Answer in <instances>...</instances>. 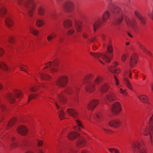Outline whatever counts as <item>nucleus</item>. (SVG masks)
<instances>
[{
    "mask_svg": "<svg viewBox=\"0 0 153 153\" xmlns=\"http://www.w3.org/2000/svg\"><path fill=\"white\" fill-rule=\"evenodd\" d=\"M23 94V93L21 91L17 89H14L13 93L8 94L6 97L9 102L13 103L15 102L16 99L14 94L17 98H20L22 97Z\"/></svg>",
    "mask_w": 153,
    "mask_h": 153,
    "instance_id": "39448f33",
    "label": "nucleus"
},
{
    "mask_svg": "<svg viewBox=\"0 0 153 153\" xmlns=\"http://www.w3.org/2000/svg\"><path fill=\"white\" fill-rule=\"evenodd\" d=\"M16 118H13L11 119L8 124V127H11L16 123Z\"/></svg>",
    "mask_w": 153,
    "mask_h": 153,
    "instance_id": "a18cd8bd",
    "label": "nucleus"
},
{
    "mask_svg": "<svg viewBox=\"0 0 153 153\" xmlns=\"http://www.w3.org/2000/svg\"><path fill=\"white\" fill-rule=\"evenodd\" d=\"M68 80L69 78L67 76L65 75H62L57 79L55 83L58 87L63 88L67 85Z\"/></svg>",
    "mask_w": 153,
    "mask_h": 153,
    "instance_id": "423d86ee",
    "label": "nucleus"
},
{
    "mask_svg": "<svg viewBox=\"0 0 153 153\" xmlns=\"http://www.w3.org/2000/svg\"><path fill=\"white\" fill-rule=\"evenodd\" d=\"M92 29L91 27L88 26L86 27L85 31L83 32L82 36L84 38L86 39L88 37L89 35L91 33Z\"/></svg>",
    "mask_w": 153,
    "mask_h": 153,
    "instance_id": "473e14b6",
    "label": "nucleus"
},
{
    "mask_svg": "<svg viewBox=\"0 0 153 153\" xmlns=\"http://www.w3.org/2000/svg\"><path fill=\"white\" fill-rule=\"evenodd\" d=\"M37 12L40 16H44L46 13V10L45 6L42 4L38 5L37 7Z\"/></svg>",
    "mask_w": 153,
    "mask_h": 153,
    "instance_id": "2eb2a0df",
    "label": "nucleus"
},
{
    "mask_svg": "<svg viewBox=\"0 0 153 153\" xmlns=\"http://www.w3.org/2000/svg\"><path fill=\"white\" fill-rule=\"evenodd\" d=\"M15 40L13 37L10 36L9 37L8 41L10 43L12 44L14 42Z\"/></svg>",
    "mask_w": 153,
    "mask_h": 153,
    "instance_id": "4d7b16f0",
    "label": "nucleus"
},
{
    "mask_svg": "<svg viewBox=\"0 0 153 153\" xmlns=\"http://www.w3.org/2000/svg\"><path fill=\"white\" fill-rule=\"evenodd\" d=\"M28 141L26 139L24 140L22 142V146H25L27 145L28 144Z\"/></svg>",
    "mask_w": 153,
    "mask_h": 153,
    "instance_id": "13d9d810",
    "label": "nucleus"
},
{
    "mask_svg": "<svg viewBox=\"0 0 153 153\" xmlns=\"http://www.w3.org/2000/svg\"><path fill=\"white\" fill-rule=\"evenodd\" d=\"M143 144L142 141L141 143L139 142H137L133 144L132 148L135 153H147L146 149L142 146Z\"/></svg>",
    "mask_w": 153,
    "mask_h": 153,
    "instance_id": "6e6552de",
    "label": "nucleus"
},
{
    "mask_svg": "<svg viewBox=\"0 0 153 153\" xmlns=\"http://www.w3.org/2000/svg\"><path fill=\"white\" fill-rule=\"evenodd\" d=\"M121 121L119 119H115L110 121L108 123L109 126L114 127L117 128L121 125Z\"/></svg>",
    "mask_w": 153,
    "mask_h": 153,
    "instance_id": "412c9836",
    "label": "nucleus"
},
{
    "mask_svg": "<svg viewBox=\"0 0 153 153\" xmlns=\"http://www.w3.org/2000/svg\"><path fill=\"white\" fill-rule=\"evenodd\" d=\"M57 64V63L56 61L49 62L46 64V67L44 68L43 69L50 67H53L50 70V73L53 74L58 71V68L56 67Z\"/></svg>",
    "mask_w": 153,
    "mask_h": 153,
    "instance_id": "9b49d317",
    "label": "nucleus"
},
{
    "mask_svg": "<svg viewBox=\"0 0 153 153\" xmlns=\"http://www.w3.org/2000/svg\"><path fill=\"white\" fill-rule=\"evenodd\" d=\"M110 14L108 10H106L104 12L102 15V20L103 22H106L109 19Z\"/></svg>",
    "mask_w": 153,
    "mask_h": 153,
    "instance_id": "c9c22d12",
    "label": "nucleus"
},
{
    "mask_svg": "<svg viewBox=\"0 0 153 153\" xmlns=\"http://www.w3.org/2000/svg\"><path fill=\"white\" fill-rule=\"evenodd\" d=\"M150 127L149 128V130L147 129V128H145L144 129H143L142 130L141 132H142V134H143V135H145V136H147L148 134H149L150 136V139L151 140V135H150L151 134H150ZM150 141H151V140H150ZM151 143H152L153 141L152 142H151Z\"/></svg>",
    "mask_w": 153,
    "mask_h": 153,
    "instance_id": "4c0bfd02",
    "label": "nucleus"
},
{
    "mask_svg": "<svg viewBox=\"0 0 153 153\" xmlns=\"http://www.w3.org/2000/svg\"><path fill=\"white\" fill-rule=\"evenodd\" d=\"M18 4L21 6L24 5L28 16L30 17L33 16L36 7V3L34 0H18Z\"/></svg>",
    "mask_w": 153,
    "mask_h": 153,
    "instance_id": "f03ea898",
    "label": "nucleus"
},
{
    "mask_svg": "<svg viewBox=\"0 0 153 153\" xmlns=\"http://www.w3.org/2000/svg\"><path fill=\"white\" fill-rule=\"evenodd\" d=\"M7 12V9L4 6H1L0 7V16L3 17L6 14Z\"/></svg>",
    "mask_w": 153,
    "mask_h": 153,
    "instance_id": "58836bf2",
    "label": "nucleus"
},
{
    "mask_svg": "<svg viewBox=\"0 0 153 153\" xmlns=\"http://www.w3.org/2000/svg\"><path fill=\"white\" fill-rule=\"evenodd\" d=\"M75 32V30L74 29L71 28L68 30L67 33L68 35H70L74 34Z\"/></svg>",
    "mask_w": 153,
    "mask_h": 153,
    "instance_id": "3c124183",
    "label": "nucleus"
},
{
    "mask_svg": "<svg viewBox=\"0 0 153 153\" xmlns=\"http://www.w3.org/2000/svg\"><path fill=\"white\" fill-rule=\"evenodd\" d=\"M102 115L100 112L97 113L94 116V118L97 120V121H99L102 118Z\"/></svg>",
    "mask_w": 153,
    "mask_h": 153,
    "instance_id": "37998d69",
    "label": "nucleus"
},
{
    "mask_svg": "<svg viewBox=\"0 0 153 153\" xmlns=\"http://www.w3.org/2000/svg\"><path fill=\"white\" fill-rule=\"evenodd\" d=\"M118 63L117 62H115L114 63V65L115 67L113 66H109L108 67V69L109 71L113 73H115L116 74L119 73L120 70L119 69H116L115 66L118 65Z\"/></svg>",
    "mask_w": 153,
    "mask_h": 153,
    "instance_id": "4be33fe9",
    "label": "nucleus"
},
{
    "mask_svg": "<svg viewBox=\"0 0 153 153\" xmlns=\"http://www.w3.org/2000/svg\"><path fill=\"white\" fill-rule=\"evenodd\" d=\"M137 97L141 102L148 104L147 106L148 108H149L152 106V105L149 102L148 98L146 96L144 95H138Z\"/></svg>",
    "mask_w": 153,
    "mask_h": 153,
    "instance_id": "a211bd4d",
    "label": "nucleus"
},
{
    "mask_svg": "<svg viewBox=\"0 0 153 153\" xmlns=\"http://www.w3.org/2000/svg\"><path fill=\"white\" fill-rule=\"evenodd\" d=\"M75 4L74 2L70 0L66 1L63 6V8L65 11L71 13L75 10Z\"/></svg>",
    "mask_w": 153,
    "mask_h": 153,
    "instance_id": "0eeeda50",
    "label": "nucleus"
},
{
    "mask_svg": "<svg viewBox=\"0 0 153 153\" xmlns=\"http://www.w3.org/2000/svg\"><path fill=\"white\" fill-rule=\"evenodd\" d=\"M109 8L116 16L114 21L115 24H120L123 20V13L120 8L112 4H110L108 6Z\"/></svg>",
    "mask_w": 153,
    "mask_h": 153,
    "instance_id": "20e7f679",
    "label": "nucleus"
},
{
    "mask_svg": "<svg viewBox=\"0 0 153 153\" xmlns=\"http://www.w3.org/2000/svg\"><path fill=\"white\" fill-rule=\"evenodd\" d=\"M58 114L59 117L61 120H62L65 118L64 117L65 113L62 109L60 110L59 111H58Z\"/></svg>",
    "mask_w": 153,
    "mask_h": 153,
    "instance_id": "79ce46f5",
    "label": "nucleus"
},
{
    "mask_svg": "<svg viewBox=\"0 0 153 153\" xmlns=\"http://www.w3.org/2000/svg\"><path fill=\"white\" fill-rule=\"evenodd\" d=\"M0 107L1 110L4 111L5 110L6 107L5 105L3 104H0Z\"/></svg>",
    "mask_w": 153,
    "mask_h": 153,
    "instance_id": "680f3d73",
    "label": "nucleus"
},
{
    "mask_svg": "<svg viewBox=\"0 0 153 153\" xmlns=\"http://www.w3.org/2000/svg\"><path fill=\"white\" fill-rule=\"evenodd\" d=\"M59 102L62 104H65L66 101L65 97L64 96V93L61 92L57 94Z\"/></svg>",
    "mask_w": 153,
    "mask_h": 153,
    "instance_id": "a878e982",
    "label": "nucleus"
},
{
    "mask_svg": "<svg viewBox=\"0 0 153 153\" xmlns=\"http://www.w3.org/2000/svg\"><path fill=\"white\" fill-rule=\"evenodd\" d=\"M138 46L139 48L144 52L146 51V49L145 48L144 46L140 43H138Z\"/></svg>",
    "mask_w": 153,
    "mask_h": 153,
    "instance_id": "864d4df0",
    "label": "nucleus"
},
{
    "mask_svg": "<svg viewBox=\"0 0 153 153\" xmlns=\"http://www.w3.org/2000/svg\"><path fill=\"white\" fill-rule=\"evenodd\" d=\"M86 142L84 139L82 137L79 138L78 141L76 144V146L77 147L80 148L85 146Z\"/></svg>",
    "mask_w": 153,
    "mask_h": 153,
    "instance_id": "2f4dec72",
    "label": "nucleus"
},
{
    "mask_svg": "<svg viewBox=\"0 0 153 153\" xmlns=\"http://www.w3.org/2000/svg\"><path fill=\"white\" fill-rule=\"evenodd\" d=\"M114 77L115 79V83L117 85H118L119 84V81L116 76H114Z\"/></svg>",
    "mask_w": 153,
    "mask_h": 153,
    "instance_id": "0e129e2a",
    "label": "nucleus"
},
{
    "mask_svg": "<svg viewBox=\"0 0 153 153\" xmlns=\"http://www.w3.org/2000/svg\"><path fill=\"white\" fill-rule=\"evenodd\" d=\"M99 36H100L102 39L103 40H105L106 38V35L104 33H101L99 35Z\"/></svg>",
    "mask_w": 153,
    "mask_h": 153,
    "instance_id": "5fc2aeb1",
    "label": "nucleus"
},
{
    "mask_svg": "<svg viewBox=\"0 0 153 153\" xmlns=\"http://www.w3.org/2000/svg\"><path fill=\"white\" fill-rule=\"evenodd\" d=\"M99 101L97 100H94L91 101L88 103L87 108L90 110H93L98 105Z\"/></svg>",
    "mask_w": 153,
    "mask_h": 153,
    "instance_id": "aec40b11",
    "label": "nucleus"
},
{
    "mask_svg": "<svg viewBox=\"0 0 153 153\" xmlns=\"http://www.w3.org/2000/svg\"><path fill=\"white\" fill-rule=\"evenodd\" d=\"M74 120L77 125L74 127V128L76 131H79L81 130L80 127H83L81 122L79 119H75Z\"/></svg>",
    "mask_w": 153,
    "mask_h": 153,
    "instance_id": "7c9ffc66",
    "label": "nucleus"
},
{
    "mask_svg": "<svg viewBox=\"0 0 153 153\" xmlns=\"http://www.w3.org/2000/svg\"><path fill=\"white\" fill-rule=\"evenodd\" d=\"M138 60L137 55L136 53H134L131 55L129 62V64L131 68L135 67Z\"/></svg>",
    "mask_w": 153,
    "mask_h": 153,
    "instance_id": "ddd939ff",
    "label": "nucleus"
},
{
    "mask_svg": "<svg viewBox=\"0 0 153 153\" xmlns=\"http://www.w3.org/2000/svg\"><path fill=\"white\" fill-rule=\"evenodd\" d=\"M19 67L22 71L25 72L27 74H29L28 71L27 69L28 67L27 66L25 65H21L19 66Z\"/></svg>",
    "mask_w": 153,
    "mask_h": 153,
    "instance_id": "09e8293b",
    "label": "nucleus"
},
{
    "mask_svg": "<svg viewBox=\"0 0 153 153\" xmlns=\"http://www.w3.org/2000/svg\"><path fill=\"white\" fill-rule=\"evenodd\" d=\"M126 59V56L125 54H123L121 57V59L122 61H124Z\"/></svg>",
    "mask_w": 153,
    "mask_h": 153,
    "instance_id": "774afa93",
    "label": "nucleus"
},
{
    "mask_svg": "<svg viewBox=\"0 0 153 153\" xmlns=\"http://www.w3.org/2000/svg\"><path fill=\"white\" fill-rule=\"evenodd\" d=\"M102 22L100 19L96 20L93 25V28L94 32L98 29L102 25Z\"/></svg>",
    "mask_w": 153,
    "mask_h": 153,
    "instance_id": "cd10ccee",
    "label": "nucleus"
},
{
    "mask_svg": "<svg viewBox=\"0 0 153 153\" xmlns=\"http://www.w3.org/2000/svg\"><path fill=\"white\" fill-rule=\"evenodd\" d=\"M105 99L108 102H112L116 100H117V97L114 93L110 92L106 96Z\"/></svg>",
    "mask_w": 153,
    "mask_h": 153,
    "instance_id": "4468645a",
    "label": "nucleus"
},
{
    "mask_svg": "<svg viewBox=\"0 0 153 153\" xmlns=\"http://www.w3.org/2000/svg\"><path fill=\"white\" fill-rule=\"evenodd\" d=\"M109 86L107 83H104L100 86V90L101 92L105 93L107 92L109 89Z\"/></svg>",
    "mask_w": 153,
    "mask_h": 153,
    "instance_id": "bb28decb",
    "label": "nucleus"
},
{
    "mask_svg": "<svg viewBox=\"0 0 153 153\" xmlns=\"http://www.w3.org/2000/svg\"><path fill=\"white\" fill-rule=\"evenodd\" d=\"M125 19L126 22L128 26H131L134 30H137L138 28L137 25L136 19L134 17H131L130 18L127 16L125 17Z\"/></svg>",
    "mask_w": 153,
    "mask_h": 153,
    "instance_id": "9d476101",
    "label": "nucleus"
},
{
    "mask_svg": "<svg viewBox=\"0 0 153 153\" xmlns=\"http://www.w3.org/2000/svg\"><path fill=\"white\" fill-rule=\"evenodd\" d=\"M0 68L7 72L10 70V68L8 67L5 62L2 61H0Z\"/></svg>",
    "mask_w": 153,
    "mask_h": 153,
    "instance_id": "72a5a7b5",
    "label": "nucleus"
},
{
    "mask_svg": "<svg viewBox=\"0 0 153 153\" xmlns=\"http://www.w3.org/2000/svg\"><path fill=\"white\" fill-rule=\"evenodd\" d=\"M17 147V143L15 142H13L10 146V148L11 149H14Z\"/></svg>",
    "mask_w": 153,
    "mask_h": 153,
    "instance_id": "6e6d98bb",
    "label": "nucleus"
},
{
    "mask_svg": "<svg viewBox=\"0 0 153 153\" xmlns=\"http://www.w3.org/2000/svg\"><path fill=\"white\" fill-rule=\"evenodd\" d=\"M94 76V74H90L86 76L82 80L83 82L86 83L85 91L88 93L94 92L96 89V85L103 82V79L102 76H97L93 79Z\"/></svg>",
    "mask_w": 153,
    "mask_h": 153,
    "instance_id": "f257e3e1",
    "label": "nucleus"
},
{
    "mask_svg": "<svg viewBox=\"0 0 153 153\" xmlns=\"http://www.w3.org/2000/svg\"><path fill=\"white\" fill-rule=\"evenodd\" d=\"M38 96V94H31L28 96V102H29L33 99L36 98Z\"/></svg>",
    "mask_w": 153,
    "mask_h": 153,
    "instance_id": "c03bdc74",
    "label": "nucleus"
},
{
    "mask_svg": "<svg viewBox=\"0 0 153 153\" xmlns=\"http://www.w3.org/2000/svg\"><path fill=\"white\" fill-rule=\"evenodd\" d=\"M57 36L56 33L53 31L50 33L47 37V39L49 42H51L53 40L56 38Z\"/></svg>",
    "mask_w": 153,
    "mask_h": 153,
    "instance_id": "c756f323",
    "label": "nucleus"
},
{
    "mask_svg": "<svg viewBox=\"0 0 153 153\" xmlns=\"http://www.w3.org/2000/svg\"><path fill=\"white\" fill-rule=\"evenodd\" d=\"M39 88V85L33 86L29 88V91L33 92H36V90Z\"/></svg>",
    "mask_w": 153,
    "mask_h": 153,
    "instance_id": "de8ad7c7",
    "label": "nucleus"
},
{
    "mask_svg": "<svg viewBox=\"0 0 153 153\" xmlns=\"http://www.w3.org/2000/svg\"><path fill=\"white\" fill-rule=\"evenodd\" d=\"M67 153H77V152L73 148L71 147L68 150Z\"/></svg>",
    "mask_w": 153,
    "mask_h": 153,
    "instance_id": "603ef678",
    "label": "nucleus"
},
{
    "mask_svg": "<svg viewBox=\"0 0 153 153\" xmlns=\"http://www.w3.org/2000/svg\"><path fill=\"white\" fill-rule=\"evenodd\" d=\"M79 136L80 134L79 133L76 132L71 131L68 134V137L69 140H73Z\"/></svg>",
    "mask_w": 153,
    "mask_h": 153,
    "instance_id": "b1692460",
    "label": "nucleus"
},
{
    "mask_svg": "<svg viewBox=\"0 0 153 153\" xmlns=\"http://www.w3.org/2000/svg\"><path fill=\"white\" fill-rule=\"evenodd\" d=\"M73 23L72 21L69 19L65 20L63 22V25L66 28H69L72 26Z\"/></svg>",
    "mask_w": 153,
    "mask_h": 153,
    "instance_id": "f704fd0d",
    "label": "nucleus"
},
{
    "mask_svg": "<svg viewBox=\"0 0 153 153\" xmlns=\"http://www.w3.org/2000/svg\"><path fill=\"white\" fill-rule=\"evenodd\" d=\"M134 13L135 16L139 19L142 24L144 25L146 23V20L145 18L142 16L137 10L134 11Z\"/></svg>",
    "mask_w": 153,
    "mask_h": 153,
    "instance_id": "5701e85b",
    "label": "nucleus"
},
{
    "mask_svg": "<svg viewBox=\"0 0 153 153\" xmlns=\"http://www.w3.org/2000/svg\"><path fill=\"white\" fill-rule=\"evenodd\" d=\"M120 92L125 96H126L127 95V93L125 90H124L122 91H120Z\"/></svg>",
    "mask_w": 153,
    "mask_h": 153,
    "instance_id": "e2e57ef3",
    "label": "nucleus"
},
{
    "mask_svg": "<svg viewBox=\"0 0 153 153\" xmlns=\"http://www.w3.org/2000/svg\"><path fill=\"white\" fill-rule=\"evenodd\" d=\"M37 145L39 146H41L43 144V142L42 140H37Z\"/></svg>",
    "mask_w": 153,
    "mask_h": 153,
    "instance_id": "bf43d9fd",
    "label": "nucleus"
},
{
    "mask_svg": "<svg viewBox=\"0 0 153 153\" xmlns=\"http://www.w3.org/2000/svg\"><path fill=\"white\" fill-rule=\"evenodd\" d=\"M125 84L127 87L130 90H132V88L131 84L127 78H125L124 79Z\"/></svg>",
    "mask_w": 153,
    "mask_h": 153,
    "instance_id": "a19ab883",
    "label": "nucleus"
},
{
    "mask_svg": "<svg viewBox=\"0 0 153 153\" xmlns=\"http://www.w3.org/2000/svg\"><path fill=\"white\" fill-rule=\"evenodd\" d=\"M39 76L41 79L45 80H48L51 77V76L49 74L40 72L35 74L34 76L35 79L36 80V78Z\"/></svg>",
    "mask_w": 153,
    "mask_h": 153,
    "instance_id": "f3484780",
    "label": "nucleus"
},
{
    "mask_svg": "<svg viewBox=\"0 0 153 153\" xmlns=\"http://www.w3.org/2000/svg\"><path fill=\"white\" fill-rule=\"evenodd\" d=\"M136 71V70H133L132 71V72L133 73H134L135 74V77L136 79H137L138 75V72H136L135 71Z\"/></svg>",
    "mask_w": 153,
    "mask_h": 153,
    "instance_id": "338daca9",
    "label": "nucleus"
},
{
    "mask_svg": "<svg viewBox=\"0 0 153 153\" xmlns=\"http://www.w3.org/2000/svg\"><path fill=\"white\" fill-rule=\"evenodd\" d=\"M30 31L32 34L36 36H37L39 33L38 31L32 27L30 28Z\"/></svg>",
    "mask_w": 153,
    "mask_h": 153,
    "instance_id": "49530a36",
    "label": "nucleus"
},
{
    "mask_svg": "<svg viewBox=\"0 0 153 153\" xmlns=\"http://www.w3.org/2000/svg\"><path fill=\"white\" fill-rule=\"evenodd\" d=\"M4 53V50L2 48H0V57L2 56Z\"/></svg>",
    "mask_w": 153,
    "mask_h": 153,
    "instance_id": "69168bd1",
    "label": "nucleus"
},
{
    "mask_svg": "<svg viewBox=\"0 0 153 153\" xmlns=\"http://www.w3.org/2000/svg\"><path fill=\"white\" fill-rule=\"evenodd\" d=\"M65 92L67 94L72 95L74 100L76 101L75 99L79 93V88L77 87L72 88L71 87H68L65 89Z\"/></svg>",
    "mask_w": 153,
    "mask_h": 153,
    "instance_id": "1a4fd4ad",
    "label": "nucleus"
},
{
    "mask_svg": "<svg viewBox=\"0 0 153 153\" xmlns=\"http://www.w3.org/2000/svg\"><path fill=\"white\" fill-rule=\"evenodd\" d=\"M148 123L151 126L150 129L151 140V142H152V135H153V114L149 117L148 121Z\"/></svg>",
    "mask_w": 153,
    "mask_h": 153,
    "instance_id": "393cba45",
    "label": "nucleus"
},
{
    "mask_svg": "<svg viewBox=\"0 0 153 153\" xmlns=\"http://www.w3.org/2000/svg\"><path fill=\"white\" fill-rule=\"evenodd\" d=\"M44 24L43 21L41 19H37L36 22V25L39 27H42Z\"/></svg>",
    "mask_w": 153,
    "mask_h": 153,
    "instance_id": "ea45409f",
    "label": "nucleus"
},
{
    "mask_svg": "<svg viewBox=\"0 0 153 153\" xmlns=\"http://www.w3.org/2000/svg\"><path fill=\"white\" fill-rule=\"evenodd\" d=\"M6 25L8 27H11L13 26V22L11 17H7L5 21Z\"/></svg>",
    "mask_w": 153,
    "mask_h": 153,
    "instance_id": "c85d7f7f",
    "label": "nucleus"
},
{
    "mask_svg": "<svg viewBox=\"0 0 153 153\" xmlns=\"http://www.w3.org/2000/svg\"><path fill=\"white\" fill-rule=\"evenodd\" d=\"M108 151L111 153H120L118 150L114 148H109L108 149Z\"/></svg>",
    "mask_w": 153,
    "mask_h": 153,
    "instance_id": "8fccbe9b",
    "label": "nucleus"
},
{
    "mask_svg": "<svg viewBox=\"0 0 153 153\" xmlns=\"http://www.w3.org/2000/svg\"><path fill=\"white\" fill-rule=\"evenodd\" d=\"M75 27L76 31L80 32L82 30V23L81 22H79L75 23Z\"/></svg>",
    "mask_w": 153,
    "mask_h": 153,
    "instance_id": "e433bc0d",
    "label": "nucleus"
},
{
    "mask_svg": "<svg viewBox=\"0 0 153 153\" xmlns=\"http://www.w3.org/2000/svg\"><path fill=\"white\" fill-rule=\"evenodd\" d=\"M122 110L121 104L118 102H116L112 105L111 110L114 114H117L119 113Z\"/></svg>",
    "mask_w": 153,
    "mask_h": 153,
    "instance_id": "f8f14e48",
    "label": "nucleus"
},
{
    "mask_svg": "<svg viewBox=\"0 0 153 153\" xmlns=\"http://www.w3.org/2000/svg\"><path fill=\"white\" fill-rule=\"evenodd\" d=\"M17 132L22 135H26L27 134L28 130L26 127L24 126H20L17 129Z\"/></svg>",
    "mask_w": 153,
    "mask_h": 153,
    "instance_id": "6ab92c4d",
    "label": "nucleus"
},
{
    "mask_svg": "<svg viewBox=\"0 0 153 153\" xmlns=\"http://www.w3.org/2000/svg\"><path fill=\"white\" fill-rule=\"evenodd\" d=\"M102 129L105 131V132L108 134H111L112 133V131L109 130H108L106 128H102Z\"/></svg>",
    "mask_w": 153,
    "mask_h": 153,
    "instance_id": "052dcab7",
    "label": "nucleus"
},
{
    "mask_svg": "<svg viewBox=\"0 0 153 153\" xmlns=\"http://www.w3.org/2000/svg\"><path fill=\"white\" fill-rule=\"evenodd\" d=\"M66 112L75 119H78L79 114L76 110L72 108H69L67 109Z\"/></svg>",
    "mask_w": 153,
    "mask_h": 153,
    "instance_id": "dca6fc26",
    "label": "nucleus"
},
{
    "mask_svg": "<svg viewBox=\"0 0 153 153\" xmlns=\"http://www.w3.org/2000/svg\"><path fill=\"white\" fill-rule=\"evenodd\" d=\"M107 50L108 52L102 54L100 53H93L90 52V54L93 57L98 59V60L102 64H104V63L100 59L101 57V58L104 59L107 62H109L110 61V58H112L113 57V55L111 53L113 52V48L112 46L109 45L108 47Z\"/></svg>",
    "mask_w": 153,
    "mask_h": 153,
    "instance_id": "7ed1b4c3",
    "label": "nucleus"
}]
</instances>
